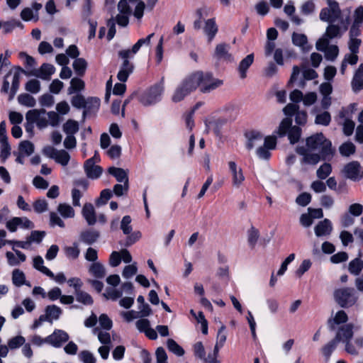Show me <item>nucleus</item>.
Masks as SVG:
<instances>
[{"mask_svg":"<svg viewBox=\"0 0 363 363\" xmlns=\"http://www.w3.org/2000/svg\"><path fill=\"white\" fill-rule=\"evenodd\" d=\"M342 172L346 178L353 181H358L363 178V167L356 161L345 165Z\"/></svg>","mask_w":363,"mask_h":363,"instance_id":"obj_9","label":"nucleus"},{"mask_svg":"<svg viewBox=\"0 0 363 363\" xmlns=\"http://www.w3.org/2000/svg\"><path fill=\"white\" fill-rule=\"evenodd\" d=\"M167 346L169 351L177 356H182L184 354V350L173 339L167 340Z\"/></svg>","mask_w":363,"mask_h":363,"instance_id":"obj_44","label":"nucleus"},{"mask_svg":"<svg viewBox=\"0 0 363 363\" xmlns=\"http://www.w3.org/2000/svg\"><path fill=\"white\" fill-rule=\"evenodd\" d=\"M18 101L26 106L33 107L35 104V100L28 94H21L18 96Z\"/></svg>","mask_w":363,"mask_h":363,"instance_id":"obj_50","label":"nucleus"},{"mask_svg":"<svg viewBox=\"0 0 363 363\" xmlns=\"http://www.w3.org/2000/svg\"><path fill=\"white\" fill-rule=\"evenodd\" d=\"M153 35L154 33H151L147 38L140 39L132 48L133 54H135L143 45H150Z\"/></svg>","mask_w":363,"mask_h":363,"instance_id":"obj_52","label":"nucleus"},{"mask_svg":"<svg viewBox=\"0 0 363 363\" xmlns=\"http://www.w3.org/2000/svg\"><path fill=\"white\" fill-rule=\"evenodd\" d=\"M69 335L62 330H55L46 337L47 343L55 347H60L69 340Z\"/></svg>","mask_w":363,"mask_h":363,"instance_id":"obj_11","label":"nucleus"},{"mask_svg":"<svg viewBox=\"0 0 363 363\" xmlns=\"http://www.w3.org/2000/svg\"><path fill=\"white\" fill-rule=\"evenodd\" d=\"M12 282L17 287L21 286L23 284L31 286L30 284L26 281V275L23 272L19 269H15L12 272Z\"/></svg>","mask_w":363,"mask_h":363,"instance_id":"obj_25","label":"nucleus"},{"mask_svg":"<svg viewBox=\"0 0 363 363\" xmlns=\"http://www.w3.org/2000/svg\"><path fill=\"white\" fill-rule=\"evenodd\" d=\"M79 359L83 363H96L93 354L88 350H83L79 354Z\"/></svg>","mask_w":363,"mask_h":363,"instance_id":"obj_62","label":"nucleus"},{"mask_svg":"<svg viewBox=\"0 0 363 363\" xmlns=\"http://www.w3.org/2000/svg\"><path fill=\"white\" fill-rule=\"evenodd\" d=\"M84 88V82L79 78H73L70 82V86L68 89L69 94L75 91H82Z\"/></svg>","mask_w":363,"mask_h":363,"instance_id":"obj_51","label":"nucleus"},{"mask_svg":"<svg viewBox=\"0 0 363 363\" xmlns=\"http://www.w3.org/2000/svg\"><path fill=\"white\" fill-rule=\"evenodd\" d=\"M340 153L344 157H349L355 152V145L352 142H346L339 147Z\"/></svg>","mask_w":363,"mask_h":363,"instance_id":"obj_42","label":"nucleus"},{"mask_svg":"<svg viewBox=\"0 0 363 363\" xmlns=\"http://www.w3.org/2000/svg\"><path fill=\"white\" fill-rule=\"evenodd\" d=\"M218 28L214 18H210L205 21L203 31L206 35L209 42H211L214 38L218 33Z\"/></svg>","mask_w":363,"mask_h":363,"instance_id":"obj_17","label":"nucleus"},{"mask_svg":"<svg viewBox=\"0 0 363 363\" xmlns=\"http://www.w3.org/2000/svg\"><path fill=\"white\" fill-rule=\"evenodd\" d=\"M86 174L89 178L96 179L102 173V169L95 164L94 157L88 160L84 164Z\"/></svg>","mask_w":363,"mask_h":363,"instance_id":"obj_16","label":"nucleus"},{"mask_svg":"<svg viewBox=\"0 0 363 363\" xmlns=\"http://www.w3.org/2000/svg\"><path fill=\"white\" fill-rule=\"evenodd\" d=\"M77 301L85 305H90L93 303L91 296L85 291H77L75 293Z\"/></svg>","mask_w":363,"mask_h":363,"instance_id":"obj_49","label":"nucleus"},{"mask_svg":"<svg viewBox=\"0 0 363 363\" xmlns=\"http://www.w3.org/2000/svg\"><path fill=\"white\" fill-rule=\"evenodd\" d=\"M26 89L29 92L36 94L40 89V83L38 79H31L26 83Z\"/></svg>","mask_w":363,"mask_h":363,"instance_id":"obj_59","label":"nucleus"},{"mask_svg":"<svg viewBox=\"0 0 363 363\" xmlns=\"http://www.w3.org/2000/svg\"><path fill=\"white\" fill-rule=\"evenodd\" d=\"M94 333L97 335L98 339L101 344L108 345L111 343V338L109 333L103 331L97 328L94 329Z\"/></svg>","mask_w":363,"mask_h":363,"instance_id":"obj_45","label":"nucleus"},{"mask_svg":"<svg viewBox=\"0 0 363 363\" xmlns=\"http://www.w3.org/2000/svg\"><path fill=\"white\" fill-rule=\"evenodd\" d=\"M99 237V233L94 230L84 231L80 235L81 240L88 245H91L96 242Z\"/></svg>","mask_w":363,"mask_h":363,"instance_id":"obj_36","label":"nucleus"},{"mask_svg":"<svg viewBox=\"0 0 363 363\" xmlns=\"http://www.w3.org/2000/svg\"><path fill=\"white\" fill-rule=\"evenodd\" d=\"M112 196V193L109 189H104L101 192L100 197L96 200L97 206L105 204Z\"/></svg>","mask_w":363,"mask_h":363,"instance_id":"obj_63","label":"nucleus"},{"mask_svg":"<svg viewBox=\"0 0 363 363\" xmlns=\"http://www.w3.org/2000/svg\"><path fill=\"white\" fill-rule=\"evenodd\" d=\"M360 34V30H357V33L352 32V29L350 30V42H349V49L351 52H357L359 47L361 44V40L357 38Z\"/></svg>","mask_w":363,"mask_h":363,"instance_id":"obj_32","label":"nucleus"},{"mask_svg":"<svg viewBox=\"0 0 363 363\" xmlns=\"http://www.w3.org/2000/svg\"><path fill=\"white\" fill-rule=\"evenodd\" d=\"M138 268L135 263L127 265L124 267L122 275L125 279H129L136 274Z\"/></svg>","mask_w":363,"mask_h":363,"instance_id":"obj_57","label":"nucleus"},{"mask_svg":"<svg viewBox=\"0 0 363 363\" xmlns=\"http://www.w3.org/2000/svg\"><path fill=\"white\" fill-rule=\"evenodd\" d=\"M62 313V310L60 307L52 305L45 308V319L52 323L54 320H57Z\"/></svg>","mask_w":363,"mask_h":363,"instance_id":"obj_28","label":"nucleus"},{"mask_svg":"<svg viewBox=\"0 0 363 363\" xmlns=\"http://www.w3.org/2000/svg\"><path fill=\"white\" fill-rule=\"evenodd\" d=\"M338 341L334 338L333 340L329 342L327 345H325L323 349L322 352L323 354L327 357L329 358L331 355L332 352L334 351V350L336 348Z\"/></svg>","mask_w":363,"mask_h":363,"instance_id":"obj_56","label":"nucleus"},{"mask_svg":"<svg viewBox=\"0 0 363 363\" xmlns=\"http://www.w3.org/2000/svg\"><path fill=\"white\" fill-rule=\"evenodd\" d=\"M228 167L233 187L240 189L245 182V176L242 167L233 160L228 162Z\"/></svg>","mask_w":363,"mask_h":363,"instance_id":"obj_7","label":"nucleus"},{"mask_svg":"<svg viewBox=\"0 0 363 363\" xmlns=\"http://www.w3.org/2000/svg\"><path fill=\"white\" fill-rule=\"evenodd\" d=\"M25 341L26 340L23 336L18 335L10 339L8 342V345L11 350H14L23 345Z\"/></svg>","mask_w":363,"mask_h":363,"instance_id":"obj_55","label":"nucleus"},{"mask_svg":"<svg viewBox=\"0 0 363 363\" xmlns=\"http://www.w3.org/2000/svg\"><path fill=\"white\" fill-rule=\"evenodd\" d=\"M328 6L321 9L319 18L322 21L335 23L341 21L347 14L345 11H342L339 4L335 0H326Z\"/></svg>","mask_w":363,"mask_h":363,"instance_id":"obj_4","label":"nucleus"},{"mask_svg":"<svg viewBox=\"0 0 363 363\" xmlns=\"http://www.w3.org/2000/svg\"><path fill=\"white\" fill-rule=\"evenodd\" d=\"M82 215L89 225H94L96 222L95 210L91 203H85L82 208Z\"/></svg>","mask_w":363,"mask_h":363,"instance_id":"obj_18","label":"nucleus"},{"mask_svg":"<svg viewBox=\"0 0 363 363\" xmlns=\"http://www.w3.org/2000/svg\"><path fill=\"white\" fill-rule=\"evenodd\" d=\"M57 211L65 218H74L75 216L74 208L66 203H60L57 206Z\"/></svg>","mask_w":363,"mask_h":363,"instance_id":"obj_34","label":"nucleus"},{"mask_svg":"<svg viewBox=\"0 0 363 363\" xmlns=\"http://www.w3.org/2000/svg\"><path fill=\"white\" fill-rule=\"evenodd\" d=\"M353 328L354 325L352 323L340 327L337 330L335 338L338 342H342L345 344V350L348 354L357 356L359 354V352L351 342L354 335Z\"/></svg>","mask_w":363,"mask_h":363,"instance_id":"obj_5","label":"nucleus"},{"mask_svg":"<svg viewBox=\"0 0 363 363\" xmlns=\"http://www.w3.org/2000/svg\"><path fill=\"white\" fill-rule=\"evenodd\" d=\"M311 200V196L309 193L304 192L301 194L296 199V203L301 206H307Z\"/></svg>","mask_w":363,"mask_h":363,"instance_id":"obj_61","label":"nucleus"},{"mask_svg":"<svg viewBox=\"0 0 363 363\" xmlns=\"http://www.w3.org/2000/svg\"><path fill=\"white\" fill-rule=\"evenodd\" d=\"M225 329V327L224 325H223L218 330V335H217L216 343L215 345L214 350H213V354L215 356L218 355L219 349L224 345V344L226 341L227 336L224 333Z\"/></svg>","mask_w":363,"mask_h":363,"instance_id":"obj_31","label":"nucleus"},{"mask_svg":"<svg viewBox=\"0 0 363 363\" xmlns=\"http://www.w3.org/2000/svg\"><path fill=\"white\" fill-rule=\"evenodd\" d=\"M325 52V57L328 60L333 61L339 54V49L337 45H325L323 50H318Z\"/></svg>","mask_w":363,"mask_h":363,"instance_id":"obj_35","label":"nucleus"},{"mask_svg":"<svg viewBox=\"0 0 363 363\" xmlns=\"http://www.w3.org/2000/svg\"><path fill=\"white\" fill-rule=\"evenodd\" d=\"M260 237L259 230L255 226H250L247 231V243L251 248H254Z\"/></svg>","mask_w":363,"mask_h":363,"instance_id":"obj_24","label":"nucleus"},{"mask_svg":"<svg viewBox=\"0 0 363 363\" xmlns=\"http://www.w3.org/2000/svg\"><path fill=\"white\" fill-rule=\"evenodd\" d=\"M72 65L75 72L78 75L83 76L87 67V62L84 58H76Z\"/></svg>","mask_w":363,"mask_h":363,"instance_id":"obj_39","label":"nucleus"},{"mask_svg":"<svg viewBox=\"0 0 363 363\" xmlns=\"http://www.w3.org/2000/svg\"><path fill=\"white\" fill-rule=\"evenodd\" d=\"M55 161L60 164L62 166H67L70 160L69 154L65 150H58L56 156L55 157Z\"/></svg>","mask_w":363,"mask_h":363,"instance_id":"obj_43","label":"nucleus"},{"mask_svg":"<svg viewBox=\"0 0 363 363\" xmlns=\"http://www.w3.org/2000/svg\"><path fill=\"white\" fill-rule=\"evenodd\" d=\"M55 72V68L53 65L48 63H44L39 69H35L27 74L36 77H39L44 80H50V77Z\"/></svg>","mask_w":363,"mask_h":363,"instance_id":"obj_12","label":"nucleus"},{"mask_svg":"<svg viewBox=\"0 0 363 363\" xmlns=\"http://www.w3.org/2000/svg\"><path fill=\"white\" fill-rule=\"evenodd\" d=\"M62 129L66 135H74L79 130V124L76 121L69 119L64 123Z\"/></svg>","mask_w":363,"mask_h":363,"instance_id":"obj_37","label":"nucleus"},{"mask_svg":"<svg viewBox=\"0 0 363 363\" xmlns=\"http://www.w3.org/2000/svg\"><path fill=\"white\" fill-rule=\"evenodd\" d=\"M362 254L359 253L358 257L352 260L348 264L349 272L354 275H359L363 269V261L361 259Z\"/></svg>","mask_w":363,"mask_h":363,"instance_id":"obj_27","label":"nucleus"},{"mask_svg":"<svg viewBox=\"0 0 363 363\" xmlns=\"http://www.w3.org/2000/svg\"><path fill=\"white\" fill-rule=\"evenodd\" d=\"M33 267L47 276L53 277V273L49 269L43 266V259L40 256L34 257Z\"/></svg>","mask_w":363,"mask_h":363,"instance_id":"obj_38","label":"nucleus"},{"mask_svg":"<svg viewBox=\"0 0 363 363\" xmlns=\"http://www.w3.org/2000/svg\"><path fill=\"white\" fill-rule=\"evenodd\" d=\"M333 230V225L330 220L325 218L318 222L314 227V233L317 237L329 236Z\"/></svg>","mask_w":363,"mask_h":363,"instance_id":"obj_14","label":"nucleus"},{"mask_svg":"<svg viewBox=\"0 0 363 363\" xmlns=\"http://www.w3.org/2000/svg\"><path fill=\"white\" fill-rule=\"evenodd\" d=\"M133 65L130 63L128 60H123V65L118 73L117 78L121 82H125L130 74L133 72Z\"/></svg>","mask_w":363,"mask_h":363,"instance_id":"obj_21","label":"nucleus"},{"mask_svg":"<svg viewBox=\"0 0 363 363\" xmlns=\"http://www.w3.org/2000/svg\"><path fill=\"white\" fill-rule=\"evenodd\" d=\"M335 302L342 308H348L354 306L358 296L352 288L344 287L335 289L333 292Z\"/></svg>","mask_w":363,"mask_h":363,"instance_id":"obj_6","label":"nucleus"},{"mask_svg":"<svg viewBox=\"0 0 363 363\" xmlns=\"http://www.w3.org/2000/svg\"><path fill=\"white\" fill-rule=\"evenodd\" d=\"M108 173L116 177L121 183H128V172L122 168L111 167L108 170Z\"/></svg>","mask_w":363,"mask_h":363,"instance_id":"obj_23","label":"nucleus"},{"mask_svg":"<svg viewBox=\"0 0 363 363\" xmlns=\"http://www.w3.org/2000/svg\"><path fill=\"white\" fill-rule=\"evenodd\" d=\"M332 167L329 163L322 164L316 172V175L320 179H325L331 173Z\"/></svg>","mask_w":363,"mask_h":363,"instance_id":"obj_47","label":"nucleus"},{"mask_svg":"<svg viewBox=\"0 0 363 363\" xmlns=\"http://www.w3.org/2000/svg\"><path fill=\"white\" fill-rule=\"evenodd\" d=\"M41 9V4L34 2L32 4V8L26 7L22 10L21 13V18L25 21H28L32 19L37 21L39 18L38 11Z\"/></svg>","mask_w":363,"mask_h":363,"instance_id":"obj_13","label":"nucleus"},{"mask_svg":"<svg viewBox=\"0 0 363 363\" xmlns=\"http://www.w3.org/2000/svg\"><path fill=\"white\" fill-rule=\"evenodd\" d=\"M363 23V6L357 7L353 14V23L350 28L352 29V32L354 34L357 33V30H360V26Z\"/></svg>","mask_w":363,"mask_h":363,"instance_id":"obj_20","label":"nucleus"},{"mask_svg":"<svg viewBox=\"0 0 363 363\" xmlns=\"http://www.w3.org/2000/svg\"><path fill=\"white\" fill-rule=\"evenodd\" d=\"M163 92V88L160 85H155L145 91L140 98V102L144 106H151L160 101Z\"/></svg>","mask_w":363,"mask_h":363,"instance_id":"obj_10","label":"nucleus"},{"mask_svg":"<svg viewBox=\"0 0 363 363\" xmlns=\"http://www.w3.org/2000/svg\"><path fill=\"white\" fill-rule=\"evenodd\" d=\"M292 41L295 45L301 48L303 50H308L311 48L308 45L307 37L304 34L294 33L292 35Z\"/></svg>","mask_w":363,"mask_h":363,"instance_id":"obj_29","label":"nucleus"},{"mask_svg":"<svg viewBox=\"0 0 363 363\" xmlns=\"http://www.w3.org/2000/svg\"><path fill=\"white\" fill-rule=\"evenodd\" d=\"M45 235V231L34 230L32 231L30 235L27 238L28 242L30 245L33 242L40 243Z\"/></svg>","mask_w":363,"mask_h":363,"instance_id":"obj_54","label":"nucleus"},{"mask_svg":"<svg viewBox=\"0 0 363 363\" xmlns=\"http://www.w3.org/2000/svg\"><path fill=\"white\" fill-rule=\"evenodd\" d=\"M264 138V135L258 131H251L248 135V143L247 147L248 149L253 148L255 145L260 143Z\"/></svg>","mask_w":363,"mask_h":363,"instance_id":"obj_33","label":"nucleus"},{"mask_svg":"<svg viewBox=\"0 0 363 363\" xmlns=\"http://www.w3.org/2000/svg\"><path fill=\"white\" fill-rule=\"evenodd\" d=\"M311 151H308L305 149H298L297 152L301 155H303V158L301 161V164H307L310 165H315L317 164L322 157L318 154L311 153Z\"/></svg>","mask_w":363,"mask_h":363,"instance_id":"obj_15","label":"nucleus"},{"mask_svg":"<svg viewBox=\"0 0 363 363\" xmlns=\"http://www.w3.org/2000/svg\"><path fill=\"white\" fill-rule=\"evenodd\" d=\"M292 125V118L286 117L281 120L277 129V134L280 137L285 136L291 129Z\"/></svg>","mask_w":363,"mask_h":363,"instance_id":"obj_30","label":"nucleus"},{"mask_svg":"<svg viewBox=\"0 0 363 363\" xmlns=\"http://www.w3.org/2000/svg\"><path fill=\"white\" fill-rule=\"evenodd\" d=\"M21 26V23L16 20L10 21H0V29H2L4 33L6 34L11 32L16 27Z\"/></svg>","mask_w":363,"mask_h":363,"instance_id":"obj_41","label":"nucleus"},{"mask_svg":"<svg viewBox=\"0 0 363 363\" xmlns=\"http://www.w3.org/2000/svg\"><path fill=\"white\" fill-rule=\"evenodd\" d=\"M299 110V106L294 103L288 104L283 108V113L286 117L291 118Z\"/></svg>","mask_w":363,"mask_h":363,"instance_id":"obj_58","label":"nucleus"},{"mask_svg":"<svg viewBox=\"0 0 363 363\" xmlns=\"http://www.w3.org/2000/svg\"><path fill=\"white\" fill-rule=\"evenodd\" d=\"M287 135L290 143L291 144H294L298 141L301 137V129L296 125H294L293 127H291V129L289 130Z\"/></svg>","mask_w":363,"mask_h":363,"instance_id":"obj_46","label":"nucleus"},{"mask_svg":"<svg viewBox=\"0 0 363 363\" xmlns=\"http://www.w3.org/2000/svg\"><path fill=\"white\" fill-rule=\"evenodd\" d=\"M229 45L225 43H220L216 45L215 55L216 57L225 60H231L232 55L229 53Z\"/></svg>","mask_w":363,"mask_h":363,"instance_id":"obj_26","label":"nucleus"},{"mask_svg":"<svg viewBox=\"0 0 363 363\" xmlns=\"http://www.w3.org/2000/svg\"><path fill=\"white\" fill-rule=\"evenodd\" d=\"M330 115L328 112H324L316 116L315 122L316 124L327 125L330 121Z\"/></svg>","mask_w":363,"mask_h":363,"instance_id":"obj_64","label":"nucleus"},{"mask_svg":"<svg viewBox=\"0 0 363 363\" xmlns=\"http://www.w3.org/2000/svg\"><path fill=\"white\" fill-rule=\"evenodd\" d=\"M312 266V262L309 259H305L302 261L300 266L296 271V275L301 278L302 276L309 270Z\"/></svg>","mask_w":363,"mask_h":363,"instance_id":"obj_48","label":"nucleus"},{"mask_svg":"<svg viewBox=\"0 0 363 363\" xmlns=\"http://www.w3.org/2000/svg\"><path fill=\"white\" fill-rule=\"evenodd\" d=\"M306 147L308 151L319 150L323 160L333 153L330 141L328 140L322 133H317L308 138Z\"/></svg>","mask_w":363,"mask_h":363,"instance_id":"obj_3","label":"nucleus"},{"mask_svg":"<svg viewBox=\"0 0 363 363\" xmlns=\"http://www.w3.org/2000/svg\"><path fill=\"white\" fill-rule=\"evenodd\" d=\"M130 4H135L133 0H121L118 4L119 13L116 16L117 23L121 26H126L129 23V16L131 14Z\"/></svg>","mask_w":363,"mask_h":363,"instance_id":"obj_8","label":"nucleus"},{"mask_svg":"<svg viewBox=\"0 0 363 363\" xmlns=\"http://www.w3.org/2000/svg\"><path fill=\"white\" fill-rule=\"evenodd\" d=\"M18 150L21 155L30 156L34 152V145L28 140H23L19 144Z\"/></svg>","mask_w":363,"mask_h":363,"instance_id":"obj_40","label":"nucleus"},{"mask_svg":"<svg viewBox=\"0 0 363 363\" xmlns=\"http://www.w3.org/2000/svg\"><path fill=\"white\" fill-rule=\"evenodd\" d=\"M223 83V80L213 78L209 72L195 71L184 78L180 84L176 88L172 96V100L175 103L182 101L199 86L203 93H208L220 86Z\"/></svg>","mask_w":363,"mask_h":363,"instance_id":"obj_1","label":"nucleus"},{"mask_svg":"<svg viewBox=\"0 0 363 363\" xmlns=\"http://www.w3.org/2000/svg\"><path fill=\"white\" fill-rule=\"evenodd\" d=\"M254 61L253 54L247 55L241 60L238 66V71L240 76L242 79H245L247 76V70L251 66Z\"/></svg>","mask_w":363,"mask_h":363,"instance_id":"obj_22","label":"nucleus"},{"mask_svg":"<svg viewBox=\"0 0 363 363\" xmlns=\"http://www.w3.org/2000/svg\"><path fill=\"white\" fill-rule=\"evenodd\" d=\"M89 273L97 279H102L106 276L105 267L99 262L91 263L88 268Z\"/></svg>","mask_w":363,"mask_h":363,"instance_id":"obj_19","label":"nucleus"},{"mask_svg":"<svg viewBox=\"0 0 363 363\" xmlns=\"http://www.w3.org/2000/svg\"><path fill=\"white\" fill-rule=\"evenodd\" d=\"M130 223L131 218L129 216H124L121 220V228L125 235H129L132 231Z\"/></svg>","mask_w":363,"mask_h":363,"instance_id":"obj_60","label":"nucleus"},{"mask_svg":"<svg viewBox=\"0 0 363 363\" xmlns=\"http://www.w3.org/2000/svg\"><path fill=\"white\" fill-rule=\"evenodd\" d=\"M350 12L348 11L345 18L341 19V21H338V25L334 23H329L325 33L316 42L315 48L317 50H323L325 45H328L330 40L341 37L342 33L347 30L350 23Z\"/></svg>","mask_w":363,"mask_h":363,"instance_id":"obj_2","label":"nucleus"},{"mask_svg":"<svg viewBox=\"0 0 363 363\" xmlns=\"http://www.w3.org/2000/svg\"><path fill=\"white\" fill-rule=\"evenodd\" d=\"M65 252L67 257L72 259H75L79 257L80 250L78 247V245L77 243H74L72 246L66 247L65 248Z\"/></svg>","mask_w":363,"mask_h":363,"instance_id":"obj_53","label":"nucleus"}]
</instances>
